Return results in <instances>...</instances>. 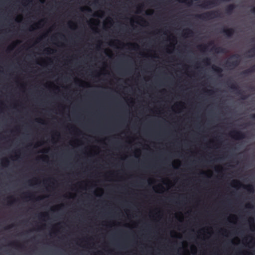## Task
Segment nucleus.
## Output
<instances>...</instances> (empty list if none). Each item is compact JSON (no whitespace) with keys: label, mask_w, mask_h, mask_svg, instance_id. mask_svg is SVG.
<instances>
[{"label":"nucleus","mask_w":255,"mask_h":255,"mask_svg":"<svg viewBox=\"0 0 255 255\" xmlns=\"http://www.w3.org/2000/svg\"><path fill=\"white\" fill-rule=\"evenodd\" d=\"M196 16L199 19L205 20L221 17V13L217 10H211L197 14Z\"/></svg>","instance_id":"f257e3e1"},{"label":"nucleus","mask_w":255,"mask_h":255,"mask_svg":"<svg viewBox=\"0 0 255 255\" xmlns=\"http://www.w3.org/2000/svg\"><path fill=\"white\" fill-rule=\"evenodd\" d=\"M239 55H234L232 56V58L234 59L233 60H227L226 62V65L229 67H236L240 64V60L239 59Z\"/></svg>","instance_id":"f03ea898"},{"label":"nucleus","mask_w":255,"mask_h":255,"mask_svg":"<svg viewBox=\"0 0 255 255\" xmlns=\"http://www.w3.org/2000/svg\"><path fill=\"white\" fill-rule=\"evenodd\" d=\"M228 85L229 87L230 88V89L237 92V94L241 96L242 99L245 100L248 98V96L244 95L243 94L244 92L243 91H241V90H239V88L236 84L230 83L229 82H228Z\"/></svg>","instance_id":"7ed1b4c3"},{"label":"nucleus","mask_w":255,"mask_h":255,"mask_svg":"<svg viewBox=\"0 0 255 255\" xmlns=\"http://www.w3.org/2000/svg\"><path fill=\"white\" fill-rule=\"evenodd\" d=\"M218 0H206L201 5V7L209 8L217 5Z\"/></svg>","instance_id":"20e7f679"},{"label":"nucleus","mask_w":255,"mask_h":255,"mask_svg":"<svg viewBox=\"0 0 255 255\" xmlns=\"http://www.w3.org/2000/svg\"><path fill=\"white\" fill-rule=\"evenodd\" d=\"M230 136L236 139H241L245 138V134L239 130H233L230 133Z\"/></svg>","instance_id":"39448f33"},{"label":"nucleus","mask_w":255,"mask_h":255,"mask_svg":"<svg viewBox=\"0 0 255 255\" xmlns=\"http://www.w3.org/2000/svg\"><path fill=\"white\" fill-rule=\"evenodd\" d=\"M221 33H224L228 37H231L234 34L235 30L234 28H224L222 29Z\"/></svg>","instance_id":"423d86ee"},{"label":"nucleus","mask_w":255,"mask_h":255,"mask_svg":"<svg viewBox=\"0 0 255 255\" xmlns=\"http://www.w3.org/2000/svg\"><path fill=\"white\" fill-rule=\"evenodd\" d=\"M254 72H255V64L252 66L251 68L243 71L242 74L245 76H247Z\"/></svg>","instance_id":"0eeeda50"},{"label":"nucleus","mask_w":255,"mask_h":255,"mask_svg":"<svg viewBox=\"0 0 255 255\" xmlns=\"http://www.w3.org/2000/svg\"><path fill=\"white\" fill-rule=\"evenodd\" d=\"M236 5L234 4L229 5L226 8V12L227 13L230 14L232 13L234 9L235 8Z\"/></svg>","instance_id":"6e6552de"},{"label":"nucleus","mask_w":255,"mask_h":255,"mask_svg":"<svg viewBox=\"0 0 255 255\" xmlns=\"http://www.w3.org/2000/svg\"><path fill=\"white\" fill-rule=\"evenodd\" d=\"M212 69L213 70L216 72L220 76H222V72H223V69L219 67H218V66H212Z\"/></svg>","instance_id":"1a4fd4ad"},{"label":"nucleus","mask_w":255,"mask_h":255,"mask_svg":"<svg viewBox=\"0 0 255 255\" xmlns=\"http://www.w3.org/2000/svg\"><path fill=\"white\" fill-rule=\"evenodd\" d=\"M213 49L217 53H223L225 52V49L221 47H214Z\"/></svg>","instance_id":"9d476101"},{"label":"nucleus","mask_w":255,"mask_h":255,"mask_svg":"<svg viewBox=\"0 0 255 255\" xmlns=\"http://www.w3.org/2000/svg\"><path fill=\"white\" fill-rule=\"evenodd\" d=\"M244 188L246 189L249 192L253 193L254 192V188L252 185L249 184L246 186L244 185Z\"/></svg>","instance_id":"9b49d317"},{"label":"nucleus","mask_w":255,"mask_h":255,"mask_svg":"<svg viewBox=\"0 0 255 255\" xmlns=\"http://www.w3.org/2000/svg\"><path fill=\"white\" fill-rule=\"evenodd\" d=\"M193 31L190 29H187L185 30V32L184 33V35L185 36H188L189 35H191L193 34Z\"/></svg>","instance_id":"f8f14e48"},{"label":"nucleus","mask_w":255,"mask_h":255,"mask_svg":"<svg viewBox=\"0 0 255 255\" xmlns=\"http://www.w3.org/2000/svg\"><path fill=\"white\" fill-rule=\"evenodd\" d=\"M232 184H233V186H235V187H237L238 186H242L243 185L241 183L238 181V180H233V182H232Z\"/></svg>","instance_id":"ddd939ff"},{"label":"nucleus","mask_w":255,"mask_h":255,"mask_svg":"<svg viewBox=\"0 0 255 255\" xmlns=\"http://www.w3.org/2000/svg\"><path fill=\"white\" fill-rule=\"evenodd\" d=\"M180 2L185 3L189 5H191L192 3V0H178Z\"/></svg>","instance_id":"4468645a"},{"label":"nucleus","mask_w":255,"mask_h":255,"mask_svg":"<svg viewBox=\"0 0 255 255\" xmlns=\"http://www.w3.org/2000/svg\"><path fill=\"white\" fill-rule=\"evenodd\" d=\"M199 47L200 48L201 50L203 51L206 50L207 48V46L205 45H201L199 46Z\"/></svg>","instance_id":"2eb2a0df"},{"label":"nucleus","mask_w":255,"mask_h":255,"mask_svg":"<svg viewBox=\"0 0 255 255\" xmlns=\"http://www.w3.org/2000/svg\"><path fill=\"white\" fill-rule=\"evenodd\" d=\"M203 62L207 65H209L210 64V59L209 58H206L204 59Z\"/></svg>","instance_id":"dca6fc26"},{"label":"nucleus","mask_w":255,"mask_h":255,"mask_svg":"<svg viewBox=\"0 0 255 255\" xmlns=\"http://www.w3.org/2000/svg\"><path fill=\"white\" fill-rule=\"evenodd\" d=\"M9 164V161L7 159H4L2 161V165L4 166H6Z\"/></svg>","instance_id":"f3484780"},{"label":"nucleus","mask_w":255,"mask_h":255,"mask_svg":"<svg viewBox=\"0 0 255 255\" xmlns=\"http://www.w3.org/2000/svg\"><path fill=\"white\" fill-rule=\"evenodd\" d=\"M44 51L47 53H49L51 51H53V50H52L51 49H50V48H47V49H45L44 50Z\"/></svg>","instance_id":"a211bd4d"},{"label":"nucleus","mask_w":255,"mask_h":255,"mask_svg":"<svg viewBox=\"0 0 255 255\" xmlns=\"http://www.w3.org/2000/svg\"><path fill=\"white\" fill-rule=\"evenodd\" d=\"M249 53H253L255 54V47L254 48L251 49L248 51Z\"/></svg>","instance_id":"6ab92c4d"},{"label":"nucleus","mask_w":255,"mask_h":255,"mask_svg":"<svg viewBox=\"0 0 255 255\" xmlns=\"http://www.w3.org/2000/svg\"><path fill=\"white\" fill-rule=\"evenodd\" d=\"M40 216L41 217H47L48 216V215L47 213H45V214H43V213H41L40 214Z\"/></svg>","instance_id":"aec40b11"},{"label":"nucleus","mask_w":255,"mask_h":255,"mask_svg":"<svg viewBox=\"0 0 255 255\" xmlns=\"http://www.w3.org/2000/svg\"><path fill=\"white\" fill-rule=\"evenodd\" d=\"M12 245H14L16 247H21V246H19V245L17 242H13L12 243Z\"/></svg>","instance_id":"412c9836"},{"label":"nucleus","mask_w":255,"mask_h":255,"mask_svg":"<svg viewBox=\"0 0 255 255\" xmlns=\"http://www.w3.org/2000/svg\"><path fill=\"white\" fill-rule=\"evenodd\" d=\"M251 12L253 13H254L255 14V7H253L252 9H251Z\"/></svg>","instance_id":"4be33fe9"},{"label":"nucleus","mask_w":255,"mask_h":255,"mask_svg":"<svg viewBox=\"0 0 255 255\" xmlns=\"http://www.w3.org/2000/svg\"><path fill=\"white\" fill-rule=\"evenodd\" d=\"M251 118L254 120H255V114L252 115Z\"/></svg>","instance_id":"5701e85b"},{"label":"nucleus","mask_w":255,"mask_h":255,"mask_svg":"<svg viewBox=\"0 0 255 255\" xmlns=\"http://www.w3.org/2000/svg\"><path fill=\"white\" fill-rule=\"evenodd\" d=\"M13 46H9V47H8V49H10V50L13 49Z\"/></svg>","instance_id":"b1692460"},{"label":"nucleus","mask_w":255,"mask_h":255,"mask_svg":"<svg viewBox=\"0 0 255 255\" xmlns=\"http://www.w3.org/2000/svg\"><path fill=\"white\" fill-rule=\"evenodd\" d=\"M221 1H231V0H221Z\"/></svg>","instance_id":"393cba45"},{"label":"nucleus","mask_w":255,"mask_h":255,"mask_svg":"<svg viewBox=\"0 0 255 255\" xmlns=\"http://www.w3.org/2000/svg\"><path fill=\"white\" fill-rule=\"evenodd\" d=\"M129 44L130 45H133V46L135 45L136 46H138V45L137 44H131V43H130Z\"/></svg>","instance_id":"a878e982"},{"label":"nucleus","mask_w":255,"mask_h":255,"mask_svg":"<svg viewBox=\"0 0 255 255\" xmlns=\"http://www.w3.org/2000/svg\"><path fill=\"white\" fill-rule=\"evenodd\" d=\"M87 10L88 11H91V9L90 8H87Z\"/></svg>","instance_id":"bb28decb"},{"label":"nucleus","mask_w":255,"mask_h":255,"mask_svg":"<svg viewBox=\"0 0 255 255\" xmlns=\"http://www.w3.org/2000/svg\"><path fill=\"white\" fill-rule=\"evenodd\" d=\"M250 221L251 222H253V221H254L253 219H252V218L250 219Z\"/></svg>","instance_id":"cd10ccee"},{"label":"nucleus","mask_w":255,"mask_h":255,"mask_svg":"<svg viewBox=\"0 0 255 255\" xmlns=\"http://www.w3.org/2000/svg\"><path fill=\"white\" fill-rule=\"evenodd\" d=\"M28 184H31V180L28 181Z\"/></svg>","instance_id":"c85d7f7f"},{"label":"nucleus","mask_w":255,"mask_h":255,"mask_svg":"<svg viewBox=\"0 0 255 255\" xmlns=\"http://www.w3.org/2000/svg\"><path fill=\"white\" fill-rule=\"evenodd\" d=\"M209 92L210 93V94H212L213 93V91H209Z\"/></svg>","instance_id":"c756f323"},{"label":"nucleus","mask_w":255,"mask_h":255,"mask_svg":"<svg viewBox=\"0 0 255 255\" xmlns=\"http://www.w3.org/2000/svg\"><path fill=\"white\" fill-rule=\"evenodd\" d=\"M12 227V225L9 226L8 227V228H11Z\"/></svg>","instance_id":"7c9ffc66"},{"label":"nucleus","mask_w":255,"mask_h":255,"mask_svg":"<svg viewBox=\"0 0 255 255\" xmlns=\"http://www.w3.org/2000/svg\"><path fill=\"white\" fill-rule=\"evenodd\" d=\"M41 198H40V197H39V198H38L37 199V200H41Z\"/></svg>","instance_id":"2f4dec72"},{"label":"nucleus","mask_w":255,"mask_h":255,"mask_svg":"<svg viewBox=\"0 0 255 255\" xmlns=\"http://www.w3.org/2000/svg\"><path fill=\"white\" fill-rule=\"evenodd\" d=\"M247 207H249H249H250V205H248L247 206Z\"/></svg>","instance_id":"473e14b6"},{"label":"nucleus","mask_w":255,"mask_h":255,"mask_svg":"<svg viewBox=\"0 0 255 255\" xmlns=\"http://www.w3.org/2000/svg\"><path fill=\"white\" fill-rule=\"evenodd\" d=\"M11 198H12L11 197L8 198V199H11Z\"/></svg>","instance_id":"72a5a7b5"},{"label":"nucleus","mask_w":255,"mask_h":255,"mask_svg":"<svg viewBox=\"0 0 255 255\" xmlns=\"http://www.w3.org/2000/svg\"><path fill=\"white\" fill-rule=\"evenodd\" d=\"M140 7H141V6H139L138 9H139V8H140Z\"/></svg>","instance_id":"f704fd0d"}]
</instances>
